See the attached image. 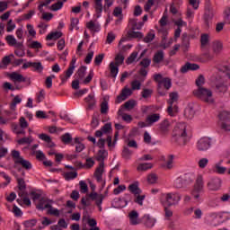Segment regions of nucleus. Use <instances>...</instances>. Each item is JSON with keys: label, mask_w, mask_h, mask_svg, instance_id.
I'll list each match as a JSON object with an SVG mask.
<instances>
[{"label": "nucleus", "mask_w": 230, "mask_h": 230, "mask_svg": "<svg viewBox=\"0 0 230 230\" xmlns=\"http://www.w3.org/2000/svg\"><path fill=\"white\" fill-rule=\"evenodd\" d=\"M219 75L216 77V91L217 93H226L227 84L230 82V66L224 65L218 67Z\"/></svg>", "instance_id": "nucleus-1"}, {"label": "nucleus", "mask_w": 230, "mask_h": 230, "mask_svg": "<svg viewBox=\"0 0 230 230\" xmlns=\"http://www.w3.org/2000/svg\"><path fill=\"white\" fill-rule=\"evenodd\" d=\"M191 137L190 127L184 122H179L173 129V139L178 145H186Z\"/></svg>", "instance_id": "nucleus-2"}, {"label": "nucleus", "mask_w": 230, "mask_h": 230, "mask_svg": "<svg viewBox=\"0 0 230 230\" xmlns=\"http://www.w3.org/2000/svg\"><path fill=\"white\" fill-rule=\"evenodd\" d=\"M109 155V152L105 149H100L97 153V161H99L101 164L99 167L95 170L94 177L97 181V182H102L103 181V161L107 159V156Z\"/></svg>", "instance_id": "nucleus-3"}, {"label": "nucleus", "mask_w": 230, "mask_h": 230, "mask_svg": "<svg viewBox=\"0 0 230 230\" xmlns=\"http://www.w3.org/2000/svg\"><path fill=\"white\" fill-rule=\"evenodd\" d=\"M181 195L177 193L169 192L162 194L160 200L164 208H172V206H177V204L181 202Z\"/></svg>", "instance_id": "nucleus-4"}, {"label": "nucleus", "mask_w": 230, "mask_h": 230, "mask_svg": "<svg viewBox=\"0 0 230 230\" xmlns=\"http://www.w3.org/2000/svg\"><path fill=\"white\" fill-rule=\"evenodd\" d=\"M154 80L158 84V93L162 96H164V92H161L164 87L166 91H169L172 87V79L169 77H164L161 74H155L154 75Z\"/></svg>", "instance_id": "nucleus-5"}, {"label": "nucleus", "mask_w": 230, "mask_h": 230, "mask_svg": "<svg viewBox=\"0 0 230 230\" xmlns=\"http://www.w3.org/2000/svg\"><path fill=\"white\" fill-rule=\"evenodd\" d=\"M194 96L202 100V102H206L207 103H213V92L206 87H199L193 92Z\"/></svg>", "instance_id": "nucleus-6"}, {"label": "nucleus", "mask_w": 230, "mask_h": 230, "mask_svg": "<svg viewBox=\"0 0 230 230\" xmlns=\"http://www.w3.org/2000/svg\"><path fill=\"white\" fill-rule=\"evenodd\" d=\"M204 192V178L202 175H199L196 179V182L193 186V189L190 191V195L193 199L199 202L200 200V193Z\"/></svg>", "instance_id": "nucleus-7"}, {"label": "nucleus", "mask_w": 230, "mask_h": 230, "mask_svg": "<svg viewBox=\"0 0 230 230\" xmlns=\"http://www.w3.org/2000/svg\"><path fill=\"white\" fill-rule=\"evenodd\" d=\"M12 157L14 161V164H21L23 170H26L28 172L31 170V168H33V164H31L30 161L23 159V157L21 155V152L17 150H13Z\"/></svg>", "instance_id": "nucleus-8"}, {"label": "nucleus", "mask_w": 230, "mask_h": 230, "mask_svg": "<svg viewBox=\"0 0 230 230\" xmlns=\"http://www.w3.org/2000/svg\"><path fill=\"white\" fill-rule=\"evenodd\" d=\"M34 199H36V200H39L36 205V208L39 211H44V209L51 208V204H53V200L48 198H40V194H35Z\"/></svg>", "instance_id": "nucleus-9"}, {"label": "nucleus", "mask_w": 230, "mask_h": 230, "mask_svg": "<svg viewBox=\"0 0 230 230\" xmlns=\"http://www.w3.org/2000/svg\"><path fill=\"white\" fill-rule=\"evenodd\" d=\"M193 181V175L190 173L184 174L182 176L178 177L174 181L175 188H185L188 184H190Z\"/></svg>", "instance_id": "nucleus-10"}, {"label": "nucleus", "mask_w": 230, "mask_h": 230, "mask_svg": "<svg viewBox=\"0 0 230 230\" xmlns=\"http://www.w3.org/2000/svg\"><path fill=\"white\" fill-rule=\"evenodd\" d=\"M13 131L17 134L18 136L22 134H26V131H24V128H28V121H26V119L24 117L20 118V125L13 122L11 124Z\"/></svg>", "instance_id": "nucleus-11"}, {"label": "nucleus", "mask_w": 230, "mask_h": 230, "mask_svg": "<svg viewBox=\"0 0 230 230\" xmlns=\"http://www.w3.org/2000/svg\"><path fill=\"white\" fill-rule=\"evenodd\" d=\"M220 127L225 132L230 131V112L222 111L219 113Z\"/></svg>", "instance_id": "nucleus-12"}, {"label": "nucleus", "mask_w": 230, "mask_h": 230, "mask_svg": "<svg viewBox=\"0 0 230 230\" xmlns=\"http://www.w3.org/2000/svg\"><path fill=\"white\" fill-rule=\"evenodd\" d=\"M196 146L199 152H208L211 148V139L208 137H201L198 140Z\"/></svg>", "instance_id": "nucleus-13"}, {"label": "nucleus", "mask_w": 230, "mask_h": 230, "mask_svg": "<svg viewBox=\"0 0 230 230\" xmlns=\"http://www.w3.org/2000/svg\"><path fill=\"white\" fill-rule=\"evenodd\" d=\"M171 101H169V106L167 108V112L169 116L173 117L177 114V106H173V103L179 100V93H170Z\"/></svg>", "instance_id": "nucleus-14"}, {"label": "nucleus", "mask_w": 230, "mask_h": 230, "mask_svg": "<svg viewBox=\"0 0 230 230\" xmlns=\"http://www.w3.org/2000/svg\"><path fill=\"white\" fill-rule=\"evenodd\" d=\"M222 186V180L220 178H211L207 183V187L210 191H218Z\"/></svg>", "instance_id": "nucleus-15"}, {"label": "nucleus", "mask_w": 230, "mask_h": 230, "mask_svg": "<svg viewBox=\"0 0 230 230\" xmlns=\"http://www.w3.org/2000/svg\"><path fill=\"white\" fill-rule=\"evenodd\" d=\"M220 219L219 213L212 212L209 213L206 218L207 224L209 226H213L214 227H217V226H220Z\"/></svg>", "instance_id": "nucleus-16"}, {"label": "nucleus", "mask_w": 230, "mask_h": 230, "mask_svg": "<svg viewBox=\"0 0 230 230\" xmlns=\"http://www.w3.org/2000/svg\"><path fill=\"white\" fill-rule=\"evenodd\" d=\"M88 199L95 202L97 208H100V206L103 204V199H105V196L103 194H98V192L93 191L88 195Z\"/></svg>", "instance_id": "nucleus-17"}, {"label": "nucleus", "mask_w": 230, "mask_h": 230, "mask_svg": "<svg viewBox=\"0 0 230 230\" xmlns=\"http://www.w3.org/2000/svg\"><path fill=\"white\" fill-rule=\"evenodd\" d=\"M214 15H215V11L213 10V7H211L209 4H207L205 6V14H204V21L207 26H209V22L211 21V19H213Z\"/></svg>", "instance_id": "nucleus-18"}, {"label": "nucleus", "mask_w": 230, "mask_h": 230, "mask_svg": "<svg viewBox=\"0 0 230 230\" xmlns=\"http://www.w3.org/2000/svg\"><path fill=\"white\" fill-rule=\"evenodd\" d=\"M128 96H132V89L125 86L120 94L117 97V102L119 103H121V102H125V100H127V98H128Z\"/></svg>", "instance_id": "nucleus-19"}, {"label": "nucleus", "mask_w": 230, "mask_h": 230, "mask_svg": "<svg viewBox=\"0 0 230 230\" xmlns=\"http://www.w3.org/2000/svg\"><path fill=\"white\" fill-rule=\"evenodd\" d=\"M112 131V125L111 123H106L101 129L95 131V137H102L105 134H109Z\"/></svg>", "instance_id": "nucleus-20"}, {"label": "nucleus", "mask_w": 230, "mask_h": 230, "mask_svg": "<svg viewBox=\"0 0 230 230\" xmlns=\"http://www.w3.org/2000/svg\"><path fill=\"white\" fill-rule=\"evenodd\" d=\"M94 5L93 8L95 10L97 19L102 17V13L103 12V0H93Z\"/></svg>", "instance_id": "nucleus-21"}, {"label": "nucleus", "mask_w": 230, "mask_h": 230, "mask_svg": "<svg viewBox=\"0 0 230 230\" xmlns=\"http://www.w3.org/2000/svg\"><path fill=\"white\" fill-rule=\"evenodd\" d=\"M129 224L131 226H137L139 224V213L136 210H132L128 214Z\"/></svg>", "instance_id": "nucleus-22"}, {"label": "nucleus", "mask_w": 230, "mask_h": 230, "mask_svg": "<svg viewBox=\"0 0 230 230\" xmlns=\"http://www.w3.org/2000/svg\"><path fill=\"white\" fill-rule=\"evenodd\" d=\"M173 159H175V155H167V157L164 160V163L162 165L163 168H164V170H172V168H173Z\"/></svg>", "instance_id": "nucleus-23"}, {"label": "nucleus", "mask_w": 230, "mask_h": 230, "mask_svg": "<svg viewBox=\"0 0 230 230\" xmlns=\"http://www.w3.org/2000/svg\"><path fill=\"white\" fill-rule=\"evenodd\" d=\"M143 222L146 227H147L148 229H152V227L155 226L156 220L155 218L152 217L150 215H145L143 217Z\"/></svg>", "instance_id": "nucleus-24"}, {"label": "nucleus", "mask_w": 230, "mask_h": 230, "mask_svg": "<svg viewBox=\"0 0 230 230\" xmlns=\"http://www.w3.org/2000/svg\"><path fill=\"white\" fill-rule=\"evenodd\" d=\"M75 152L77 154H80V152H84L85 149V146L82 143V138L80 137H75L74 138V142H72V146H75Z\"/></svg>", "instance_id": "nucleus-25"}, {"label": "nucleus", "mask_w": 230, "mask_h": 230, "mask_svg": "<svg viewBox=\"0 0 230 230\" xmlns=\"http://www.w3.org/2000/svg\"><path fill=\"white\" fill-rule=\"evenodd\" d=\"M159 131L161 134H168L170 131V120L168 119H164L160 124H159Z\"/></svg>", "instance_id": "nucleus-26"}, {"label": "nucleus", "mask_w": 230, "mask_h": 230, "mask_svg": "<svg viewBox=\"0 0 230 230\" xmlns=\"http://www.w3.org/2000/svg\"><path fill=\"white\" fill-rule=\"evenodd\" d=\"M160 119H161V115L159 113H152L146 117V123H148V125L152 127L154 123H157V121H159Z\"/></svg>", "instance_id": "nucleus-27"}, {"label": "nucleus", "mask_w": 230, "mask_h": 230, "mask_svg": "<svg viewBox=\"0 0 230 230\" xmlns=\"http://www.w3.org/2000/svg\"><path fill=\"white\" fill-rule=\"evenodd\" d=\"M17 182H18V190H19L18 195L19 197H24V190H26V182L22 178H18Z\"/></svg>", "instance_id": "nucleus-28"}, {"label": "nucleus", "mask_w": 230, "mask_h": 230, "mask_svg": "<svg viewBox=\"0 0 230 230\" xmlns=\"http://www.w3.org/2000/svg\"><path fill=\"white\" fill-rule=\"evenodd\" d=\"M197 69H199V65L186 63L183 66H181V73H188V71H197Z\"/></svg>", "instance_id": "nucleus-29"}, {"label": "nucleus", "mask_w": 230, "mask_h": 230, "mask_svg": "<svg viewBox=\"0 0 230 230\" xmlns=\"http://www.w3.org/2000/svg\"><path fill=\"white\" fill-rule=\"evenodd\" d=\"M184 116L188 119H193V117L195 116V109L193 108V105L190 104L185 108Z\"/></svg>", "instance_id": "nucleus-30"}, {"label": "nucleus", "mask_w": 230, "mask_h": 230, "mask_svg": "<svg viewBox=\"0 0 230 230\" xmlns=\"http://www.w3.org/2000/svg\"><path fill=\"white\" fill-rule=\"evenodd\" d=\"M163 60H164V52L163 50H158L154 55L153 62L155 64H161Z\"/></svg>", "instance_id": "nucleus-31"}, {"label": "nucleus", "mask_w": 230, "mask_h": 230, "mask_svg": "<svg viewBox=\"0 0 230 230\" xmlns=\"http://www.w3.org/2000/svg\"><path fill=\"white\" fill-rule=\"evenodd\" d=\"M9 77L11 78V80H13V82H26V78H24V76H22V75L17 73V72H13L9 75Z\"/></svg>", "instance_id": "nucleus-32"}, {"label": "nucleus", "mask_w": 230, "mask_h": 230, "mask_svg": "<svg viewBox=\"0 0 230 230\" xmlns=\"http://www.w3.org/2000/svg\"><path fill=\"white\" fill-rule=\"evenodd\" d=\"M61 141H62L65 145H71V146H73V143H75V139H73V136H71L70 133H65V134L61 137Z\"/></svg>", "instance_id": "nucleus-33"}, {"label": "nucleus", "mask_w": 230, "mask_h": 230, "mask_svg": "<svg viewBox=\"0 0 230 230\" xmlns=\"http://www.w3.org/2000/svg\"><path fill=\"white\" fill-rule=\"evenodd\" d=\"M153 164L150 163H144V164H139L137 167V172H146L148 170H152Z\"/></svg>", "instance_id": "nucleus-34"}, {"label": "nucleus", "mask_w": 230, "mask_h": 230, "mask_svg": "<svg viewBox=\"0 0 230 230\" xmlns=\"http://www.w3.org/2000/svg\"><path fill=\"white\" fill-rule=\"evenodd\" d=\"M119 65H117L114 62H111L110 64V71H111V75L113 78H116V76H118V73H119V68L118 67Z\"/></svg>", "instance_id": "nucleus-35"}, {"label": "nucleus", "mask_w": 230, "mask_h": 230, "mask_svg": "<svg viewBox=\"0 0 230 230\" xmlns=\"http://www.w3.org/2000/svg\"><path fill=\"white\" fill-rule=\"evenodd\" d=\"M21 102H22V98H21L20 95H16V96L13 99V101H12V102H11V104H10V109H11V111H15L17 105H19V103H21Z\"/></svg>", "instance_id": "nucleus-36"}, {"label": "nucleus", "mask_w": 230, "mask_h": 230, "mask_svg": "<svg viewBox=\"0 0 230 230\" xmlns=\"http://www.w3.org/2000/svg\"><path fill=\"white\" fill-rule=\"evenodd\" d=\"M86 71H87V66H81L77 70V73L75 74L77 80H84Z\"/></svg>", "instance_id": "nucleus-37"}, {"label": "nucleus", "mask_w": 230, "mask_h": 230, "mask_svg": "<svg viewBox=\"0 0 230 230\" xmlns=\"http://www.w3.org/2000/svg\"><path fill=\"white\" fill-rule=\"evenodd\" d=\"M75 73V66H69L68 69L65 72V75L61 76L62 82H66L68 78H71Z\"/></svg>", "instance_id": "nucleus-38"}, {"label": "nucleus", "mask_w": 230, "mask_h": 230, "mask_svg": "<svg viewBox=\"0 0 230 230\" xmlns=\"http://www.w3.org/2000/svg\"><path fill=\"white\" fill-rule=\"evenodd\" d=\"M86 103L88 104V109H93L96 105V101L94 100V95L89 94L85 99Z\"/></svg>", "instance_id": "nucleus-39"}, {"label": "nucleus", "mask_w": 230, "mask_h": 230, "mask_svg": "<svg viewBox=\"0 0 230 230\" xmlns=\"http://www.w3.org/2000/svg\"><path fill=\"white\" fill-rule=\"evenodd\" d=\"M62 37V33L60 31H54L50 32L49 35H47L46 40H58V39H60Z\"/></svg>", "instance_id": "nucleus-40"}, {"label": "nucleus", "mask_w": 230, "mask_h": 230, "mask_svg": "<svg viewBox=\"0 0 230 230\" xmlns=\"http://www.w3.org/2000/svg\"><path fill=\"white\" fill-rule=\"evenodd\" d=\"M128 190L133 195H141V189L137 186V183L129 185Z\"/></svg>", "instance_id": "nucleus-41"}, {"label": "nucleus", "mask_w": 230, "mask_h": 230, "mask_svg": "<svg viewBox=\"0 0 230 230\" xmlns=\"http://www.w3.org/2000/svg\"><path fill=\"white\" fill-rule=\"evenodd\" d=\"M86 28L92 31H100V24L94 23L93 21H90L86 23Z\"/></svg>", "instance_id": "nucleus-42"}, {"label": "nucleus", "mask_w": 230, "mask_h": 230, "mask_svg": "<svg viewBox=\"0 0 230 230\" xmlns=\"http://www.w3.org/2000/svg\"><path fill=\"white\" fill-rule=\"evenodd\" d=\"M181 46L184 49H188L190 48V37L186 33L182 35Z\"/></svg>", "instance_id": "nucleus-43"}, {"label": "nucleus", "mask_w": 230, "mask_h": 230, "mask_svg": "<svg viewBox=\"0 0 230 230\" xmlns=\"http://www.w3.org/2000/svg\"><path fill=\"white\" fill-rule=\"evenodd\" d=\"M48 215H52L53 217H60V210L53 208V205L50 204V208H47Z\"/></svg>", "instance_id": "nucleus-44"}, {"label": "nucleus", "mask_w": 230, "mask_h": 230, "mask_svg": "<svg viewBox=\"0 0 230 230\" xmlns=\"http://www.w3.org/2000/svg\"><path fill=\"white\" fill-rule=\"evenodd\" d=\"M213 170L216 173H218L219 175H224V173L227 172V168L222 165H214Z\"/></svg>", "instance_id": "nucleus-45"}, {"label": "nucleus", "mask_w": 230, "mask_h": 230, "mask_svg": "<svg viewBox=\"0 0 230 230\" xmlns=\"http://www.w3.org/2000/svg\"><path fill=\"white\" fill-rule=\"evenodd\" d=\"M16 57L22 58L26 53L24 52V49H22V42L18 43V49H15L14 51Z\"/></svg>", "instance_id": "nucleus-46"}, {"label": "nucleus", "mask_w": 230, "mask_h": 230, "mask_svg": "<svg viewBox=\"0 0 230 230\" xmlns=\"http://www.w3.org/2000/svg\"><path fill=\"white\" fill-rule=\"evenodd\" d=\"M49 4H51V0H41V1H40L38 10L40 12V13H44V6H48Z\"/></svg>", "instance_id": "nucleus-47"}, {"label": "nucleus", "mask_w": 230, "mask_h": 230, "mask_svg": "<svg viewBox=\"0 0 230 230\" xmlns=\"http://www.w3.org/2000/svg\"><path fill=\"white\" fill-rule=\"evenodd\" d=\"M64 177L65 181H73L78 177V173L76 172H68L65 173Z\"/></svg>", "instance_id": "nucleus-48"}, {"label": "nucleus", "mask_w": 230, "mask_h": 230, "mask_svg": "<svg viewBox=\"0 0 230 230\" xmlns=\"http://www.w3.org/2000/svg\"><path fill=\"white\" fill-rule=\"evenodd\" d=\"M213 59V56L209 52H205L199 57L200 62H209V60Z\"/></svg>", "instance_id": "nucleus-49"}, {"label": "nucleus", "mask_w": 230, "mask_h": 230, "mask_svg": "<svg viewBox=\"0 0 230 230\" xmlns=\"http://www.w3.org/2000/svg\"><path fill=\"white\" fill-rule=\"evenodd\" d=\"M201 47L206 48L209 44V35L202 34L200 38Z\"/></svg>", "instance_id": "nucleus-50"}, {"label": "nucleus", "mask_w": 230, "mask_h": 230, "mask_svg": "<svg viewBox=\"0 0 230 230\" xmlns=\"http://www.w3.org/2000/svg\"><path fill=\"white\" fill-rule=\"evenodd\" d=\"M5 40H7L9 46H15L19 44L13 35H7Z\"/></svg>", "instance_id": "nucleus-51"}, {"label": "nucleus", "mask_w": 230, "mask_h": 230, "mask_svg": "<svg viewBox=\"0 0 230 230\" xmlns=\"http://www.w3.org/2000/svg\"><path fill=\"white\" fill-rule=\"evenodd\" d=\"M150 64H152V59L148 58H143L139 63L142 68H145V69H146V67H150Z\"/></svg>", "instance_id": "nucleus-52"}, {"label": "nucleus", "mask_w": 230, "mask_h": 230, "mask_svg": "<svg viewBox=\"0 0 230 230\" xmlns=\"http://www.w3.org/2000/svg\"><path fill=\"white\" fill-rule=\"evenodd\" d=\"M217 200L221 202V204H227V202H230V194L225 193L222 196H220Z\"/></svg>", "instance_id": "nucleus-53"}, {"label": "nucleus", "mask_w": 230, "mask_h": 230, "mask_svg": "<svg viewBox=\"0 0 230 230\" xmlns=\"http://www.w3.org/2000/svg\"><path fill=\"white\" fill-rule=\"evenodd\" d=\"M32 69L33 71H37L38 73H41L44 67L42 66V63L40 62H32Z\"/></svg>", "instance_id": "nucleus-54"}, {"label": "nucleus", "mask_w": 230, "mask_h": 230, "mask_svg": "<svg viewBox=\"0 0 230 230\" xmlns=\"http://www.w3.org/2000/svg\"><path fill=\"white\" fill-rule=\"evenodd\" d=\"M193 17H195V11L191 9V7H188L186 11V18L188 21H193Z\"/></svg>", "instance_id": "nucleus-55"}, {"label": "nucleus", "mask_w": 230, "mask_h": 230, "mask_svg": "<svg viewBox=\"0 0 230 230\" xmlns=\"http://www.w3.org/2000/svg\"><path fill=\"white\" fill-rule=\"evenodd\" d=\"M78 22L79 20L78 18H71V22H70V31H73L74 29L78 30Z\"/></svg>", "instance_id": "nucleus-56"}, {"label": "nucleus", "mask_w": 230, "mask_h": 230, "mask_svg": "<svg viewBox=\"0 0 230 230\" xmlns=\"http://www.w3.org/2000/svg\"><path fill=\"white\" fill-rule=\"evenodd\" d=\"M124 107L128 110V111H132V109H134L136 107V101L134 100H129L128 102H126L124 103Z\"/></svg>", "instance_id": "nucleus-57"}, {"label": "nucleus", "mask_w": 230, "mask_h": 230, "mask_svg": "<svg viewBox=\"0 0 230 230\" xmlns=\"http://www.w3.org/2000/svg\"><path fill=\"white\" fill-rule=\"evenodd\" d=\"M64 6V2L58 1V3L51 5L52 12H58Z\"/></svg>", "instance_id": "nucleus-58"}, {"label": "nucleus", "mask_w": 230, "mask_h": 230, "mask_svg": "<svg viewBox=\"0 0 230 230\" xmlns=\"http://www.w3.org/2000/svg\"><path fill=\"white\" fill-rule=\"evenodd\" d=\"M206 83V79L204 78V75H200L197 79H196V85L198 89H200V87H203L202 85Z\"/></svg>", "instance_id": "nucleus-59"}, {"label": "nucleus", "mask_w": 230, "mask_h": 230, "mask_svg": "<svg viewBox=\"0 0 230 230\" xmlns=\"http://www.w3.org/2000/svg\"><path fill=\"white\" fill-rule=\"evenodd\" d=\"M219 219L222 220V222H227V220H230V213L229 212L219 213Z\"/></svg>", "instance_id": "nucleus-60"}, {"label": "nucleus", "mask_w": 230, "mask_h": 230, "mask_svg": "<svg viewBox=\"0 0 230 230\" xmlns=\"http://www.w3.org/2000/svg\"><path fill=\"white\" fill-rule=\"evenodd\" d=\"M141 111L143 114H152L154 112V106H142Z\"/></svg>", "instance_id": "nucleus-61"}, {"label": "nucleus", "mask_w": 230, "mask_h": 230, "mask_svg": "<svg viewBox=\"0 0 230 230\" xmlns=\"http://www.w3.org/2000/svg\"><path fill=\"white\" fill-rule=\"evenodd\" d=\"M107 112H109V104L104 101L101 104V114H107Z\"/></svg>", "instance_id": "nucleus-62"}, {"label": "nucleus", "mask_w": 230, "mask_h": 230, "mask_svg": "<svg viewBox=\"0 0 230 230\" xmlns=\"http://www.w3.org/2000/svg\"><path fill=\"white\" fill-rule=\"evenodd\" d=\"M154 93V92H153L151 89L145 88V89L142 91V93H141L142 98H145V99L150 98V96H152V93Z\"/></svg>", "instance_id": "nucleus-63"}, {"label": "nucleus", "mask_w": 230, "mask_h": 230, "mask_svg": "<svg viewBox=\"0 0 230 230\" xmlns=\"http://www.w3.org/2000/svg\"><path fill=\"white\" fill-rule=\"evenodd\" d=\"M137 58V52L134 51L133 53L130 54V56L127 59V64L130 65L133 64Z\"/></svg>", "instance_id": "nucleus-64"}]
</instances>
